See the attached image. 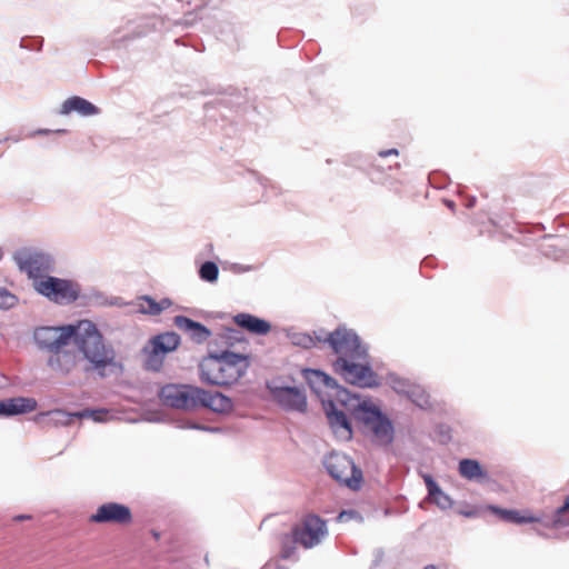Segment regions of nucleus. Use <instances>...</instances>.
I'll return each instance as SVG.
<instances>
[{
	"instance_id": "a878e982",
	"label": "nucleus",
	"mask_w": 569,
	"mask_h": 569,
	"mask_svg": "<svg viewBox=\"0 0 569 569\" xmlns=\"http://www.w3.org/2000/svg\"><path fill=\"white\" fill-rule=\"evenodd\" d=\"M77 419L90 418L96 422H106L113 418L111 412L107 409H84L73 412Z\"/></svg>"
},
{
	"instance_id": "4468645a",
	"label": "nucleus",
	"mask_w": 569,
	"mask_h": 569,
	"mask_svg": "<svg viewBox=\"0 0 569 569\" xmlns=\"http://www.w3.org/2000/svg\"><path fill=\"white\" fill-rule=\"evenodd\" d=\"M19 268L26 272L33 283L40 278H46L44 272L49 270L48 259L40 253H22L17 258Z\"/></svg>"
},
{
	"instance_id": "58836bf2",
	"label": "nucleus",
	"mask_w": 569,
	"mask_h": 569,
	"mask_svg": "<svg viewBox=\"0 0 569 569\" xmlns=\"http://www.w3.org/2000/svg\"><path fill=\"white\" fill-rule=\"evenodd\" d=\"M28 518H29L28 516H18L17 520H23V519H28Z\"/></svg>"
},
{
	"instance_id": "f03ea898",
	"label": "nucleus",
	"mask_w": 569,
	"mask_h": 569,
	"mask_svg": "<svg viewBox=\"0 0 569 569\" xmlns=\"http://www.w3.org/2000/svg\"><path fill=\"white\" fill-rule=\"evenodd\" d=\"M249 367L248 357L224 351L200 365L201 378L212 386L228 387L237 382Z\"/></svg>"
},
{
	"instance_id": "393cba45",
	"label": "nucleus",
	"mask_w": 569,
	"mask_h": 569,
	"mask_svg": "<svg viewBox=\"0 0 569 569\" xmlns=\"http://www.w3.org/2000/svg\"><path fill=\"white\" fill-rule=\"evenodd\" d=\"M459 473L468 480H478L485 477L480 463L473 459H462L459 462Z\"/></svg>"
},
{
	"instance_id": "dca6fc26",
	"label": "nucleus",
	"mask_w": 569,
	"mask_h": 569,
	"mask_svg": "<svg viewBox=\"0 0 569 569\" xmlns=\"http://www.w3.org/2000/svg\"><path fill=\"white\" fill-rule=\"evenodd\" d=\"M173 322L179 330L188 333L197 343L204 342L211 335L210 330L203 325L184 316H176Z\"/></svg>"
},
{
	"instance_id": "e433bc0d",
	"label": "nucleus",
	"mask_w": 569,
	"mask_h": 569,
	"mask_svg": "<svg viewBox=\"0 0 569 569\" xmlns=\"http://www.w3.org/2000/svg\"><path fill=\"white\" fill-rule=\"evenodd\" d=\"M290 557V550H283V558Z\"/></svg>"
},
{
	"instance_id": "f704fd0d",
	"label": "nucleus",
	"mask_w": 569,
	"mask_h": 569,
	"mask_svg": "<svg viewBox=\"0 0 569 569\" xmlns=\"http://www.w3.org/2000/svg\"><path fill=\"white\" fill-rule=\"evenodd\" d=\"M164 419V415L163 413H154L150 417L147 418V420L149 421H153V422H159V421H162Z\"/></svg>"
},
{
	"instance_id": "2eb2a0df",
	"label": "nucleus",
	"mask_w": 569,
	"mask_h": 569,
	"mask_svg": "<svg viewBox=\"0 0 569 569\" xmlns=\"http://www.w3.org/2000/svg\"><path fill=\"white\" fill-rule=\"evenodd\" d=\"M73 419H77L73 412H67L61 409L40 412L33 417V421L43 430L69 426Z\"/></svg>"
},
{
	"instance_id": "cd10ccee",
	"label": "nucleus",
	"mask_w": 569,
	"mask_h": 569,
	"mask_svg": "<svg viewBox=\"0 0 569 569\" xmlns=\"http://www.w3.org/2000/svg\"><path fill=\"white\" fill-rule=\"evenodd\" d=\"M500 519L515 523H528L539 521V519L533 516L521 515L520 511L505 509H500Z\"/></svg>"
},
{
	"instance_id": "39448f33",
	"label": "nucleus",
	"mask_w": 569,
	"mask_h": 569,
	"mask_svg": "<svg viewBox=\"0 0 569 569\" xmlns=\"http://www.w3.org/2000/svg\"><path fill=\"white\" fill-rule=\"evenodd\" d=\"M292 540L305 549H311L320 545L328 536L327 521L315 513L302 517L292 530Z\"/></svg>"
},
{
	"instance_id": "6ab92c4d",
	"label": "nucleus",
	"mask_w": 569,
	"mask_h": 569,
	"mask_svg": "<svg viewBox=\"0 0 569 569\" xmlns=\"http://www.w3.org/2000/svg\"><path fill=\"white\" fill-rule=\"evenodd\" d=\"M37 401L33 398L17 397L0 401V415L14 416L33 411Z\"/></svg>"
},
{
	"instance_id": "a211bd4d",
	"label": "nucleus",
	"mask_w": 569,
	"mask_h": 569,
	"mask_svg": "<svg viewBox=\"0 0 569 569\" xmlns=\"http://www.w3.org/2000/svg\"><path fill=\"white\" fill-rule=\"evenodd\" d=\"M302 376L311 391H325L329 389H336L339 387L333 378H331L321 370L303 369Z\"/></svg>"
},
{
	"instance_id": "7ed1b4c3",
	"label": "nucleus",
	"mask_w": 569,
	"mask_h": 569,
	"mask_svg": "<svg viewBox=\"0 0 569 569\" xmlns=\"http://www.w3.org/2000/svg\"><path fill=\"white\" fill-rule=\"evenodd\" d=\"M159 402L166 407L193 410L198 407L208 408L217 413H228L233 401L226 393H157Z\"/></svg>"
},
{
	"instance_id": "6e6552de",
	"label": "nucleus",
	"mask_w": 569,
	"mask_h": 569,
	"mask_svg": "<svg viewBox=\"0 0 569 569\" xmlns=\"http://www.w3.org/2000/svg\"><path fill=\"white\" fill-rule=\"evenodd\" d=\"M323 341L328 342L332 351L339 356L338 359L355 360L365 356L359 337L347 328H337Z\"/></svg>"
},
{
	"instance_id": "ddd939ff",
	"label": "nucleus",
	"mask_w": 569,
	"mask_h": 569,
	"mask_svg": "<svg viewBox=\"0 0 569 569\" xmlns=\"http://www.w3.org/2000/svg\"><path fill=\"white\" fill-rule=\"evenodd\" d=\"M131 520L132 515L130 508L117 502L101 505L96 513L90 517V521L97 523L127 525L130 523Z\"/></svg>"
},
{
	"instance_id": "f257e3e1",
	"label": "nucleus",
	"mask_w": 569,
	"mask_h": 569,
	"mask_svg": "<svg viewBox=\"0 0 569 569\" xmlns=\"http://www.w3.org/2000/svg\"><path fill=\"white\" fill-rule=\"evenodd\" d=\"M71 338L89 362L87 371H97L102 378L122 372V366L117 361L113 348L104 345L96 325L89 320H82L77 326H43L33 331L37 347L52 355L66 347Z\"/></svg>"
},
{
	"instance_id": "f8f14e48",
	"label": "nucleus",
	"mask_w": 569,
	"mask_h": 569,
	"mask_svg": "<svg viewBox=\"0 0 569 569\" xmlns=\"http://www.w3.org/2000/svg\"><path fill=\"white\" fill-rule=\"evenodd\" d=\"M338 398L335 401L340 409L346 411L355 420L361 422L363 419H369L368 415H373L375 405L367 400L361 399L360 393H337Z\"/></svg>"
},
{
	"instance_id": "7c9ffc66",
	"label": "nucleus",
	"mask_w": 569,
	"mask_h": 569,
	"mask_svg": "<svg viewBox=\"0 0 569 569\" xmlns=\"http://www.w3.org/2000/svg\"><path fill=\"white\" fill-rule=\"evenodd\" d=\"M18 298L6 288H0V308L9 309L17 305Z\"/></svg>"
},
{
	"instance_id": "423d86ee",
	"label": "nucleus",
	"mask_w": 569,
	"mask_h": 569,
	"mask_svg": "<svg viewBox=\"0 0 569 569\" xmlns=\"http://www.w3.org/2000/svg\"><path fill=\"white\" fill-rule=\"evenodd\" d=\"M180 345V337L176 332L160 333L149 340L143 348V366L147 370L159 371L166 356Z\"/></svg>"
},
{
	"instance_id": "4be33fe9",
	"label": "nucleus",
	"mask_w": 569,
	"mask_h": 569,
	"mask_svg": "<svg viewBox=\"0 0 569 569\" xmlns=\"http://www.w3.org/2000/svg\"><path fill=\"white\" fill-rule=\"evenodd\" d=\"M172 302L168 298H163L160 301H156L150 296H141L137 298L136 307L137 311L142 315L158 316L163 310L171 307Z\"/></svg>"
},
{
	"instance_id": "f3484780",
	"label": "nucleus",
	"mask_w": 569,
	"mask_h": 569,
	"mask_svg": "<svg viewBox=\"0 0 569 569\" xmlns=\"http://www.w3.org/2000/svg\"><path fill=\"white\" fill-rule=\"evenodd\" d=\"M233 321L240 328L257 336H266L271 331V325L250 313H238L233 317Z\"/></svg>"
},
{
	"instance_id": "20e7f679",
	"label": "nucleus",
	"mask_w": 569,
	"mask_h": 569,
	"mask_svg": "<svg viewBox=\"0 0 569 569\" xmlns=\"http://www.w3.org/2000/svg\"><path fill=\"white\" fill-rule=\"evenodd\" d=\"M323 466L337 482L352 490L360 489L363 481L362 471L356 467L349 456L341 452H331L325 458Z\"/></svg>"
},
{
	"instance_id": "5701e85b",
	"label": "nucleus",
	"mask_w": 569,
	"mask_h": 569,
	"mask_svg": "<svg viewBox=\"0 0 569 569\" xmlns=\"http://www.w3.org/2000/svg\"><path fill=\"white\" fill-rule=\"evenodd\" d=\"M427 489L428 499L430 502L437 505L440 509H449L452 506L450 497L445 493L438 483L432 479L431 476L427 475L423 477Z\"/></svg>"
},
{
	"instance_id": "b1692460",
	"label": "nucleus",
	"mask_w": 569,
	"mask_h": 569,
	"mask_svg": "<svg viewBox=\"0 0 569 569\" xmlns=\"http://www.w3.org/2000/svg\"><path fill=\"white\" fill-rule=\"evenodd\" d=\"M78 362V356L70 352V351H63L62 349H59L56 353L51 355L49 358V366L53 370L62 371V372H69L72 370Z\"/></svg>"
},
{
	"instance_id": "473e14b6",
	"label": "nucleus",
	"mask_w": 569,
	"mask_h": 569,
	"mask_svg": "<svg viewBox=\"0 0 569 569\" xmlns=\"http://www.w3.org/2000/svg\"><path fill=\"white\" fill-rule=\"evenodd\" d=\"M297 343L305 348H312L316 346V341L310 336H302Z\"/></svg>"
},
{
	"instance_id": "9d476101",
	"label": "nucleus",
	"mask_w": 569,
	"mask_h": 569,
	"mask_svg": "<svg viewBox=\"0 0 569 569\" xmlns=\"http://www.w3.org/2000/svg\"><path fill=\"white\" fill-rule=\"evenodd\" d=\"M375 415H368V420L363 419L361 422L370 429L373 436V442L378 446L387 447L392 443L395 438L393 425L381 410L376 406L373 408Z\"/></svg>"
},
{
	"instance_id": "9b49d317",
	"label": "nucleus",
	"mask_w": 569,
	"mask_h": 569,
	"mask_svg": "<svg viewBox=\"0 0 569 569\" xmlns=\"http://www.w3.org/2000/svg\"><path fill=\"white\" fill-rule=\"evenodd\" d=\"M323 409L329 422L330 428L337 437L349 440L352 437V429L348 419V413L340 409L332 400L321 398Z\"/></svg>"
},
{
	"instance_id": "ea45409f",
	"label": "nucleus",
	"mask_w": 569,
	"mask_h": 569,
	"mask_svg": "<svg viewBox=\"0 0 569 569\" xmlns=\"http://www.w3.org/2000/svg\"><path fill=\"white\" fill-rule=\"evenodd\" d=\"M423 569H437L433 565H428Z\"/></svg>"
},
{
	"instance_id": "0eeeda50",
	"label": "nucleus",
	"mask_w": 569,
	"mask_h": 569,
	"mask_svg": "<svg viewBox=\"0 0 569 569\" xmlns=\"http://www.w3.org/2000/svg\"><path fill=\"white\" fill-rule=\"evenodd\" d=\"M34 289L49 300L64 305L76 301L80 293L79 286L68 279L48 276L33 283Z\"/></svg>"
},
{
	"instance_id": "79ce46f5",
	"label": "nucleus",
	"mask_w": 569,
	"mask_h": 569,
	"mask_svg": "<svg viewBox=\"0 0 569 569\" xmlns=\"http://www.w3.org/2000/svg\"><path fill=\"white\" fill-rule=\"evenodd\" d=\"M2 258V251L0 250V259Z\"/></svg>"
},
{
	"instance_id": "2f4dec72",
	"label": "nucleus",
	"mask_w": 569,
	"mask_h": 569,
	"mask_svg": "<svg viewBox=\"0 0 569 569\" xmlns=\"http://www.w3.org/2000/svg\"><path fill=\"white\" fill-rule=\"evenodd\" d=\"M177 427H179V428H190V429H200V430H207V431H214L216 430L214 428L203 427V426H199L197 423L184 422V421H181V420H179L177 422Z\"/></svg>"
},
{
	"instance_id": "c85d7f7f",
	"label": "nucleus",
	"mask_w": 569,
	"mask_h": 569,
	"mask_svg": "<svg viewBox=\"0 0 569 569\" xmlns=\"http://www.w3.org/2000/svg\"><path fill=\"white\" fill-rule=\"evenodd\" d=\"M569 495L565 498L562 506H560L553 513L552 525L555 527H565L569 525Z\"/></svg>"
},
{
	"instance_id": "bb28decb",
	"label": "nucleus",
	"mask_w": 569,
	"mask_h": 569,
	"mask_svg": "<svg viewBox=\"0 0 569 569\" xmlns=\"http://www.w3.org/2000/svg\"><path fill=\"white\" fill-rule=\"evenodd\" d=\"M410 401L426 411H436L437 405L431 400L430 393H406Z\"/></svg>"
},
{
	"instance_id": "c756f323",
	"label": "nucleus",
	"mask_w": 569,
	"mask_h": 569,
	"mask_svg": "<svg viewBox=\"0 0 569 569\" xmlns=\"http://www.w3.org/2000/svg\"><path fill=\"white\" fill-rule=\"evenodd\" d=\"M200 278L208 282H214L219 276V268L212 261L204 262L199 270Z\"/></svg>"
},
{
	"instance_id": "1a4fd4ad",
	"label": "nucleus",
	"mask_w": 569,
	"mask_h": 569,
	"mask_svg": "<svg viewBox=\"0 0 569 569\" xmlns=\"http://www.w3.org/2000/svg\"><path fill=\"white\" fill-rule=\"evenodd\" d=\"M345 380L359 388H375L378 386L377 376L369 366L351 362L350 359H338L335 363Z\"/></svg>"
},
{
	"instance_id": "412c9836",
	"label": "nucleus",
	"mask_w": 569,
	"mask_h": 569,
	"mask_svg": "<svg viewBox=\"0 0 569 569\" xmlns=\"http://www.w3.org/2000/svg\"><path fill=\"white\" fill-rule=\"evenodd\" d=\"M71 112H77L81 116L88 117L97 114L99 112V109L90 101L81 97L74 96L67 99L61 106V113L69 114Z\"/></svg>"
},
{
	"instance_id": "a19ab883",
	"label": "nucleus",
	"mask_w": 569,
	"mask_h": 569,
	"mask_svg": "<svg viewBox=\"0 0 569 569\" xmlns=\"http://www.w3.org/2000/svg\"><path fill=\"white\" fill-rule=\"evenodd\" d=\"M492 511L498 513V507H491Z\"/></svg>"
},
{
	"instance_id": "aec40b11",
	"label": "nucleus",
	"mask_w": 569,
	"mask_h": 569,
	"mask_svg": "<svg viewBox=\"0 0 569 569\" xmlns=\"http://www.w3.org/2000/svg\"><path fill=\"white\" fill-rule=\"evenodd\" d=\"M271 400L287 411L305 412L307 410L306 393H270Z\"/></svg>"
},
{
	"instance_id": "4c0bfd02",
	"label": "nucleus",
	"mask_w": 569,
	"mask_h": 569,
	"mask_svg": "<svg viewBox=\"0 0 569 569\" xmlns=\"http://www.w3.org/2000/svg\"><path fill=\"white\" fill-rule=\"evenodd\" d=\"M187 391H194V392H198V391H201L199 388H192V387H189Z\"/></svg>"
},
{
	"instance_id": "72a5a7b5",
	"label": "nucleus",
	"mask_w": 569,
	"mask_h": 569,
	"mask_svg": "<svg viewBox=\"0 0 569 569\" xmlns=\"http://www.w3.org/2000/svg\"><path fill=\"white\" fill-rule=\"evenodd\" d=\"M398 154H399V151L395 148L379 151V156L382 158H386L388 156H398Z\"/></svg>"
},
{
	"instance_id": "c9c22d12",
	"label": "nucleus",
	"mask_w": 569,
	"mask_h": 569,
	"mask_svg": "<svg viewBox=\"0 0 569 569\" xmlns=\"http://www.w3.org/2000/svg\"><path fill=\"white\" fill-rule=\"evenodd\" d=\"M276 391H288V392H291V391H298V389L293 388V387H282V388H278Z\"/></svg>"
}]
</instances>
